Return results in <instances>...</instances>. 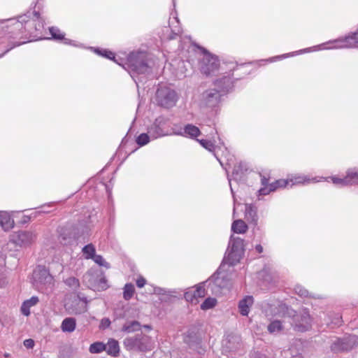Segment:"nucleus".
<instances>
[{
  "instance_id": "f257e3e1",
  "label": "nucleus",
  "mask_w": 358,
  "mask_h": 358,
  "mask_svg": "<svg viewBox=\"0 0 358 358\" xmlns=\"http://www.w3.org/2000/svg\"><path fill=\"white\" fill-rule=\"evenodd\" d=\"M280 312L278 314L292 319V326L295 331L304 332L311 328L312 318L308 309L303 308L296 313L286 305H280Z\"/></svg>"
},
{
  "instance_id": "f03ea898",
  "label": "nucleus",
  "mask_w": 358,
  "mask_h": 358,
  "mask_svg": "<svg viewBox=\"0 0 358 358\" xmlns=\"http://www.w3.org/2000/svg\"><path fill=\"white\" fill-rule=\"evenodd\" d=\"M216 89L207 90L201 94V103L204 106L214 107L219 101L221 93L228 92L232 87L231 78L223 77L215 83Z\"/></svg>"
},
{
  "instance_id": "7ed1b4c3",
  "label": "nucleus",
  "mask_w": 358,
  "mask_h": 358,
  "mask_svg": "<svg viewBox=\"0 0 358 358\" xmlns=\"http://www.w3.org/2000/svg\"><path fill=\"white\" fill-rule=\"evenodd\" d=\"M123 344L127 350L138 352L150 351L155 346V343L151 337L142 333L126 338Z\"/></svg>"
},
{
  "instance_id": "20e7f679",
  "label": "nucleus",
  "mask_w": 358,
  "mask_h": 358,
  "mask_svg": "<svg viewBox=\"0 0 358 358\" xmlns=\"http://www.w3.org/2000/svg\"><path fill=\"white\" fill-rule=\"evenodd\" d=\"M128 66L131 71L138 74H146L150 72V66L145 52H132L128 57Z\"/></svg>"
},
{
  "instance_id": "39448f33",
  "label": "nucleus",
  "mask_w": 358,
  "mask_h": 358,
  "mask_svg": "<svg viewBox=\"0 0 358 358\" xmlns=\"http://www.w3.org/2000/svg\"><path fill=\"white\" fill-rule=\"evenodd\" d=\"M178 100L176 92L166 86H160L156 92V101L157 104L164 108L174 106Z\"/></svg>"
},
{
  "instance_id": "423d86ee",
  "label": "nucleus",
  "mask_w": 358,
  "mask_h": 358,
  "mask_svg": "<svg viewBox=\"0 0 358 358\" xmlns=\"http://www.w3.org/2000/svg\"><path fill=\"white\" fill-rule=\"evenodd\" d=\"M231 250L227 257L224 259V264H228L231 266L236 264L241 259L243 250V240L240 238L231 237L229 241Z\"/></svg>"
},
{
  "instance_id": "0eeeda50",
  "label": "nucleus",
  "mask_w": 358,
  "mask_h": 358,
  "mask_svg": "<svg viewBox=\"0 0 358 358\" xmlns=\"http://www.w3.org/2000/svg\"><path fill=\"white\" fill-rule=\"evenodd\" d=\"M201 50L202 57L200 59V70L202 73L210 75L216 71L220 65L217 57L211 55L203 48L199 47Z\"/></svg>"
},
{
  "instance_id": "6e6552de",
  "label": "nucleus",
  "mask_w": 358,
  "mask_h": 358,
  "mask_svg": "<svg viewBox=\"0 0 358 358\" xmlns=\"http://www.w3.org/2000/svg\"><path fill=\"white\" fill-rule=\"evenodd\" d=\"M321 45L324 46V49L358 48V33H355L352 36L345 38L329 41L327 44L324 43Z\"/></svg>"
},
{
  "instance_id": "1a4fd4ad",
  "label": "nucleus",
  "mask_w": 358,
  "mask_h": 358,
  "mask_svg": "<svg viewBox=\"0 0 358 358\" xmlns=\"http://www.w3.org/2000/svg\"><path fill=\"white\" fill-rule=\"evenodd\" d=\"M168 120L160 116L155 119L154 123L148 128V133L152 139L166 136L168 134L166 128Z\"/></svg>"
},
{
  "instance_id": "9d476101",
  "label": "nucleus",
  "mask_w": 358,
  "mask_h": 358,
  "mask_svg": "<svg viewBox=\"0 0 358 358\" xmlns=\"http://www.w3.org/2000/svg\"><path fill=\"white\" fill-rule=\"evenodd\" d=\"M34 283L36 286L51 285L53 284V277L44 266H38L33 273Z\"/></svg>"
},
{
  "instance_id": "9b49d317",
  "label": "nucleus",
  "mask_w": 358,
  "mask_h": 358,
  "mask_svg": "<svg viewBox=\"0 0 358 358\" xmlns=\"http://www.w3.org/2000/svg\"><path fill=\"white\" fill-rule=\"evenodd\" d=\"M66 309L70 314H81L87 310V301L80 296L74 297L65 304Z\"/></svg>"
},
{
  "instance_id": "f8f14e48",
  "label": "nucleus",
  "mask_w": 358,
  "mask_h": 358,
  "mask_svg": "<svg viewBox=\"0 0 358 358\" xmlns=\"http://www.w3.org/2000/svg\"><path fill=\"white\" fill-rule=\"evenodd\" d=\"M356 343L354 336H348L343 338H337L331 345V349L334 352L348 351L351 350Z\"/></svg>"
},
{
  "instance_id": "ddd939ff",
  "label": "nucleus",
  "mask_w": 358,
  "mask_h": 358,
  "mask_svg": "<svg viewBox=\"0 0 358 358\" xmlns=\"http://www.w3.org/2000/svg\"><path fill=\"white\" fill-rule=\"evenodd\" d=\"M331 182L338 186H346L358 184V171L354 169H350L347 172L345 178H341L336 176L329 178Z\"/></svg>"
},
{
  "instance_id": "4468645a",
  "label": "nucleus",
  "mask_w": 358,
  "mask_h": 358,
  "mask_svg": "<svg viewBox=\"0 0 358 358\" xmlns=\"http://www.w3.org/2000/svg\"><path fill=\"white\" fill-rule=\"evenodd\" d=\"M206 282H203L197 285L196 287H192L188 289L184 295L185 300L192 303L196 304L199 302V299L204 297L206 294V292L204 288Z\"/></svg>"
},
{
  "instance_id": "2eb2a0df",
  "label": "nucleus",
  "mask_w": 358,
  "mask_h": 358,
  "mask_svg": "<svg viewBox=\"0 0 358 358\" xmlns=\"http://www.w3.org/2000/svg\"><path fill=\"white\" fill-rule=\"evenodd\" d=\"M237 158H227V167H224V169L227 171L228 169H231L232 167V174L235 177H241L245 172L248 170V166L247 164L242 161H237Z\"/></svg>"
},
{
  "instance_id": "dca6fc26",
  "label": "nucleus",
  "mask_w": 358,
  "mask_h": 358,
  "mask_svg": "<svg viewBox=\"0 0 358 358\" xmlns=\"http://www.w3.org/2000/svg\"><path fill=\"white\" fill-rule=\"evenodd\" d=\"M36 238L32 231H20L13 236V241L17 245H27L31 243Z\"/></svg>"
},
{
  "instance_id": "f3484780",
  "label": "nucleus",
  "mask_w": 358,
  "mask_h": 358,
  "mask_svg": "<svg viewBox=\"0 0 358 358\" xmlns=\"http://www.w3.org/2000/svg\"><path fill=\"white\" fill-rule=\"evenodd\" d=\"M241 338L239 336L236 334H229L223 340L222 343V348L224 352H231L236 350L241 345Z\"/></svg>"
},
{
  "instance_id": "a211bd4d",
  "label": "nucleus",
  "mask_w": 358,
  "mask_h": 358,
  "mask_svg": "<svg viewBox=\"0 0 358 358\" xmlns=\"http://www.w3.org/2000/svg\"><path fill=\"white\" fill-rule=\"evenodd\" d=\"M84 280L88 286L92 289H106L107 288L106 280L104 277H101L99 280L94 279V274L88 272L84 275Z\"/></svg>"
},
{
  "instance_id": "6ab92c4d",
  "label": "nucleus",
  "mask_w": 358,
  "mask_h": 358,
  "mask_svg": "<svg viewBox=\"0 0 358 358\" xmlns=\"http://www.w3.org/2000/svg\"><path fill=\"white\" fill-rule=\"evenodd\" d=\"M34 16L36 17L38 22H36V20H28L29 17L27 15L20 16L18 17V22L21 24H25V29H27L29 31H32V26H34V29L36 31H39L43 27V24L40 19L38 14L36 12L34 13Z\"/></svg>"
},
{
  "instance_id": "aec40b11",
  "label": "nucleus",
  "mask_w": 358,
  "mask_h": 358,
  "mask_svg": "<svg viewBox=\"0 0 358 358\" xmlns=\"http://www.w3.org/2000/svg\"><path fill=\"white\" fill-rule=\"evenodd\" d=\"M288 179L289 187H292L293 185H306L311 182H317L321 181V179L324 178H320V179H318V177L310 178L305 175H294L292 176L290 178H288Z\"/></svg>"
},
{
  "instance_id": "412c9836",
  "label": "nucleus",
  "mask_w": 358,
  "mask_h": 358,
  "mask_svg": "<svg viewBox=\"0 0 358 358\" xmlns=\"http://www.w3.org/2000/svg\"><path fill=\"white\" fill-rule=\"evenodd\" d=\"M289 186V179H280L269 184V187H264L259 189V195H267L270 192L276 190L279 187Z\"/></svg>"
},
{
  "instance_id": "4be33fe9",
  "label": "nucleus",
  "mask_w": 358,
  "mask_h": 358,
  "mask_svg": "<svg viewBox=\"0 0 358 358\" xmlns=\"http://www.w3.org/2000/svg\"><path fill=\"white\" fill-rule=\"evenodd\" d=\"M254 303V299L251 296H246L238 302V311L243 316H248L250 308Z\"/></svg>"
},
{
  "instance_id": "5701e85b",
  "label": "nucleus",
  "mask_w": 358,
  "mask_h": 358,
  "mask_svg": "<svg viewBox=\"0 0 358 358\" xmlns=\"http://www.w3.org/2000/svg\"><path fill=\"white\" fill-rule=\"evenodd\" d=\"M105 351L108 355L113 357H117L120 352V346L118 342L113 338L108 340V343L105 344Z\"/></svg>"
},
{
  "instance_id": "b1692460",
  "label": "nucleus",
  "mask_w": 358,
  "mask_h": 358,
  "mask_svg": "<svg viewBox=\"0 0 358 358\" xmlns=\"http://www.w3.org/2000/svg\"><path fill=\"white\" fill-rule=\"evenodd\" d=\"M0 224L4 230H9L14 226V221L6 212L0 213Z\"/></svg>"
},
{
  "instance_id": "393cba45",
  "label": "nucleus",
  "mask_w": 358,
  "mask_h": 358,
  "mask_svg": "<svg viewBox=\"0 0 358 358\" xmlns=\"http://www.w3.org/2000/svg\"><path fill=\"white\" fill-rule=\"evenodd\" d=\"M37 296H32L29 299L26 300L22 305L21 312L24 315L28 316L30 314V308L36 305L38 302Z\"/></svg>"
},
{
  "instance_id": "a878e982",
  "label": "nucleus",
  "mask_w": 358,
  "mask_h": 358,
  "mask_svg": "<svg viewBox=\"0 0 358 358\" xmlns=\"http://www.w3.org/2000/svg\"><path fill=\"white\" fill-rule=\"evenodd\" d=\"M76 327V320L73 317L65 318L61 324V329L63 332H73Z\"/></svg>"
},
{
  "instance_id": "bb28decb",
  "label": "nucleus",
  "mask_w": 358,
  "mask_h": 358,
  "mask_svg": "<svg viewBox=\"0 0 358 358\" xmlns=\"http://www.w3.org/2000/svg\"><path fill=\"white\" fill-rule=\"evenodd\" d=\"M201 134V131L199 129L191 124H187L184 127V135L185 136L190 137L192 138H194L199 136Z\"/></svg>"
},
{
  "instance_id": "cd10ccee",
  "label": "nucleus",
  "mask_w": 358,
  "mask_h": 358,
  "mask_svg": "<svg viewBox=\"0 0 358 358\" xmlns=\"http://www.w3.org/2000/svg\"><path fill=\"white\" fill-rule=\"evenodd\" d=\"M231 230L236 234H244L248 230V226L242 220H237L232 223Z\"/></svg>"
},
{
  "instance_id": "c85d7f7f",
  "label": "nucleus",
  "mask_w": 358,
  "mask_h": 358,
  "mask_svg": "<svg viewBox=\"0 0 358 358\" xmlns=\"http://www.w3.org/2000/svg\"><path fill=\"white\" fill-rule=\"evenodd\" d=\"M141 324L137 321L126 322L122 327V331L126 333H133L141 329Z\"/></svg>"
},
{
  "instance_id": "c756f323",
  "label": "nucleus",
  "mask_w": 358,
  "mask_h": 358,
  "mask_svg": "<svg viewBox=\"0 0 358 358\" xmlns=\"http://www.w3.org/2000/svg\"><path fill=\"white\" fill-rule=\"evenodd\" d=\"M245 217L248 220H250L255 224L257 222V215L255 208L251 205H246L245 206Z\"/></svg>"
},
{
  "instance_id": "7c9ffc66",
  "label": "nucleus",
  "mask_w": 358,
  "mask_h": 358,
  "mask_svg": "<svg viewBox=\"0 0 358 358\" xmlns=\"http://www.w3.org/2000/svg\"><path fill=\"white\" fill-rule=\"evenodd\" d=\"M267 329L271 334H278L283 329V325L281 321L275 320L268 325Z\"/></svg>"
},
{
  "instance_id": "2f4dec72",
  "label": "nucleus",
  "mask_w": 358,
  "mask_h": 358,
  "mask_svg": "<svg viewBox=\"0 0 358 358\" xmlns=\"http://www.w3.org/2000/svg\"><path fill=\"white\" fill-rule=\"evenodd\" d=\"M50 33L51 34L52 38L55 40H64V43L69 44V40L64 38V34L60 31V30L55 27H51L49 28Z\"/></svg>"
},
{
  "instance_id": "473e14b6",
  "label": "nucleus",
  "mask_w": 358,
  "mask_h": 358,
  "mask_svg": "<svg viewBox=\"0 0 358 358\" xmlns=\"http://www.w3.org/2000/svg\"><path fill=\"white\" fill-rule=\"evenodd\" d=\"M82 251L86 259H92L96 255L95 247L91 243L86 245Z\"/></svg>"
},
{
  "instance_id": "72a5a7b5",
  "label": "nucleus",
  "mask_w": 358,
  "mask_h": 358,
  "mask_svg": "<svg viewBox=\"0 0 358 358\" xmlns=\"http://www.w3.org/2000/svg\"><path fill=\"white\" fill-rule=\"evenodd\" d=\"M105 344L102 342H95L90 345L89 351L92 354H98L105 351Z\"/></svg>"
},
{
  "instance_id": "f704fd0d",
  "label": "nucleus",
  "mask_w": 358,
  "mask_h": 358,
  "mask_svg": "<svg viewBox=\"0 0 358 358\" xmlns=\"http://www.w3.org/2000/svg\"><path fill=\"white\" fill-rule=\"evenodd\" d=\"M123 297L125 300L128 301L133 296L135 288L133 284L127 283L124 287Z\"/></svg>"
},
{
  "instance_id": "c9c22d12",
  "label": "nucleus",
  "mask_w": 358,
  "mask_h": 358,
  "mask_svg": "<svg viewBox=\"0 0 358 358\" xmlns=\"http://www.w3.org/2000/svg\"><path fill=\"white\" fill-rule=\"evenodd\" d=\"M151 139L152 138L150 136V134L148 132L147 134L143 133L138 136L136 141L138 145L143 146L148 143Z\"/></svg>"
},
{
  "instance_id": "e433bc0d",
  "label": "nucleus",
  "mask_w": 358,
  "mask_h": 358,
  "mask_svg": "<svg viewBox=\"0 0 358 358\" xmlns=\"http://www.w3.org/2000/svg\"><path fill=\"white\" fill-rule=\"evenodd\" d=\"M217 303V300L215 298H207L201 305L202 310H208L213 308Z\"/></svg>"
},
{
  "instance_id": "4c0bfd02",
  "label": "nucleus",
  "mask_w": 358,
  "mask_h": 358,
  "mask_svg": "<svg viewBox=\"0 0 358 358\" xmlns=\"http://www.w3.org/2000/svg\"><path fill=\"white\" fill-rule=\"evenodd\" d=\"M93 261L101 266H103L106 268H110V264L103 259L101 255H95L94 257L92 259Z\"/></svg>"
},
{
  "instance_id": "58836bf2",
  "label": "nucleus",
  "mask_w": 358,
  "mask_h": 358,
  "mask_svg": "<svg viewBox=\"0 0 358 358\" xmlns=\"http://www.w3.org/2000/svg\"><path fill=\"white\" fill-rule=\"evenodd\" d=\"M64 282L67 286L73 289H77L80 286L79 280L75 277L68 278L64 280Z\"/></svg>"
},
{
  "instance_id": "ea45409f",
  "label": "nucleus",
  "mask_w": 358,
  "mask_h": 358,
  "mask_svg": "<svg viewBox=\"0 0 358 358\" xmlns=\"http://www.w3.org/2000/svg\"><path fill=\"white\" fill-rule=\"evenodd\" d=\"M295 292L300 296L307 297L309 296L308 291L300 285H297L294 288Z\"/></svg>"
},
{
  "instance_id": "a19ab883",
  "label": "nucleus",
  "mask_w": 358,
  "mask_h": 358,
  "mask_svg": "<svg viewBox=\"0 0 358 358\" xmlns=\"http://www.w3.org/2000/svg\"><path fill=\"white\" fill-rule=\"evenodd\" d=\"M197 141L199 142V143L202 145V147H203L204 148H206V150H208L210 151L212 150V149L214 148V145L210 141L204 140V139H201V140L197 139Z\"/></svg>"
},
{
  "instance_id": "79ce46f5",
  "label": "nucleus",
  "mask_w": 358,
  "mask_h": 358,
  "mask_svg": "<svg viewBox=\"0 0 358 358\" xmlns=\"http://www.w3.org/2000/svg\"><path fill=\"white\" fill-rule=\"evenodd\" d=\"M96 52L111 60H115L114 53L110 51L96 50Z\"/></svg>"
},
{
  "instance_id": "37998d69",
  "label": "nucleus",
  "mask_w": 358,
  "mask_h": 358,
  "mask_svg": "<svg viewBox=\"0 0 358 358\" xmlns=\"http://www.w3.org/2000/svg\"><path fill=\"white\" fill-rule=\"evenodd\" d=\"M259 176L261 177V184L263 186L262 187H269V184L268 183V180H269V178H270V176H269V173H259Z\"/></svg>"
},
{
  "instance_id": "c03bdc74",
  "label": "nucleus",
  "mask_w": 358,
  "mask_h": 358,
  "mask_svg": "<svg viewBox=\"0 0 358 358\" xmlns=\"http://www.w3.org/2000/svg\"><path fill=\"white\" fill-rule=\"evenodd\" d=\"M110 320L109 318L104 317L101 320L100 324H99V329H106V328H108L110 325Z\"/></svg>"
},
{
  "instance_id": "a18cd8bd",
  "label": "nucleus",
  "mask_w": 358,
  "mask_h": 358,
  "mask_svg": "<svg viewBox=\"0 0 358 358\" xmlns=\"http://www.w3.org/2000/svg\"><path fill=\"white\" fill-rule=\"evenodd\" d=\"M23 343L27 349H32L34 347V341L31 338L24 340Z\"/></svg>"
},
{
  "instance_id": "49530a36",
  "label": "nucleus",
  "mask_w": 358,
  "mask_h": 358,
  "mask_svg": "<svg viewBox=\"0 0 358 358\" xmlns=\"http://www.w3.org/2000/svg\"><path fill=\"white\" fill-rule=\"evenodd\" d=\"M280 305H284L283 303H280L278 306V308L275 307L274 305H272L271 306V314L272 315H278V316H280L279 314H278V313L280 312ZM282 317H283L282 315H281Z\"/></svg>"
},
{
  "instance_id": "de8ad7c7",
  "label": "nucleus",
  "mask_w": 358,
  "mask_h": 358,
  "mask_svg": "<svg viewBox=\"0 0 358 358\" xmlns=\"http://www.w3.org/2000/svg\"><path fill=\"white\" fill-rule=\"evenodd\" d=\"M146 283V280L143 277H139L136 280V285L139 288H142Z\"/></svg>"
},
{
  "instance_id": "09e8293b",
  "label": "nucleus",
  "mask_w": 358,
  "mask_h": 358,
  "mask_svg": "<svg viewBox=\"0 0 358 358\" xmlns=\"http://www.w3.org/2000/svg\"><path fill=\"white\" fill-rule=\"evenodd\" d=\"M252 358H268L265 355L261 354V353H255Z\"/></svg>"
},
{
  "instance_id": "8fccbe9b",
  "label": "nucleus",
  "mask_w": 358,
  "mask_h": 358,
  "mask_svg": "<svg viewBox=\"0 0 358 358\" xmlns=\"http://www.w3.org/2000/svg\"><path fill=\"white\" fill-rule=\"evenodd\" d=\"M255 250L257 252L262 253L263 252V247L261 245H257L255 246Z\"/></svg>"
},
{
  "instance_id": "3c124183",
  "label": "nucleus",
  "mask_w": 358,
  "mask_h": 358,
  "mask_svg": "<svg viewBox=\"0 0 358 358\" xmlns=\"http://www.w3.org/2000/svg\"><path fill=\"white\" fill-rule=\"evenodd\" d=\"M184 340H185V343H188V344H189V342H190V339H189V338L187 336H185V337Z\"/></svg>"
},
{
  "instance_id": "603ef678",
  "label": "nucleus",
  "mask_w": 358,
  "mask_h": 358,
  "mask_svg": "<svg viewBox=\"0 0 358 358\" xmlns=\"http://www.w3.org/2000/svg\"><path fill=\"white\" fill-rule=\"evenodd\" d=\"M143 327L147 329H148V330H150L152 329L150 325H144Z\"/></svg>"
},
{
  "instance_id": "864d4df0",
  "label": "nucleus",
  "mask_w": 358,
  "mask_h": 358,
  "mask_svg": "<svg viewBox=\"0 0 358 358\" xmlns=\"http://www.w3.org/2000/svg\"><path fill=\"white\" fill-rule=\"evenodd\" d=\"M217 160L219 161L220 164H221V166H223V162L222 161H221L219 158H217Z\"/></svg>"
},
{
  "instance_id": "5fc2aeb1",
  "label": "nucleus",
  "mask_w": 358,
  "mask_h": 358,
  "mask_svg": "<svg viewBox=\"0 0 358 358\" xmlns=\"http://www.w3.org/2000/svg\"><path fill=\"white\" fill-rule=\"evenodd\" d=\"M293 358H303L301 356H293Z\"/></svg>"
},
{
  "instance_id": "6e6d98bb",
  "label": "nucleus",
  "mask_w": 358,
  "mask_h": 358,
  "mask_svg": "<svg viewBox=\"0 0 358 358\" xmlns=\"http://www.w3.org/2000/svg\"><path fill=\"white\" fill-rule=\"evenodd\" d=\"M5 357H9V354H6V355H5Z\"/></svg>"
},
{
  "instance_id": "4d7b16f0",
  "label": "nucleus",
  "mask_w": 358,
  "mask_h": 358,
  "mask_svg": "<svg viewBox=\"0 0 358 358\" xmlns=\"http://www.w3.org/2000/svg\"><path fill=\"white\" fill-rule=\"evenodd\" d=\"M286 57V55H284L280 56V57Z\"/></svg>"
},
{
  "instance_id": "13d9d810",
  "label": "nucleus",
  "mask_w": 358,
  "mask_h": 358,
  "mask_svg": "<svg viewBox=\"0 0 358 358\" xmlns=\"http://www.w3.org/2000/svg\"><path fill=\"white\" fill-rule=\"evenodd\" d=\"M335 324H339V321L336 322Z\"/></svg>"
},
{
  "instance_id": "bf43d9fd",
  "label": "nucleus",
  "mask_w": 358,
  "mask_h": 358,
  "mask_svg": "<svg viewBox=\"0 0 358 358\" xmlns=\"http://www.w3.org/2000/svg\"><path fill=\"white\" fill-rule=\"evenodd\" d=\"M115 62L118 64V65H120V63H118L115 59L114 60Z\"/></svg>"
},
{
  "instance_id": "052dcab7",
  "label": "nucleus",
  "mask_w": 358,
  "mask_h": 358,
  "mask_svg": "<svg viewBox=\"0 0 358 358\" xmlns=\"http://www.w3.org/2000/svg\"><path fill=\"white\" fill-rule=\"evenodd\" d=\"M292 358H293V357H292Z\"/></svg>"
}]
</instances>
